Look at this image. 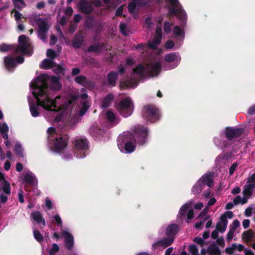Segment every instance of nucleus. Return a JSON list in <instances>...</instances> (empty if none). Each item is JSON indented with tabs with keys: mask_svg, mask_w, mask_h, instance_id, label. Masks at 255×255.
Here are the masks:
<instances>
[{
	"mask_svg": "<svg viewBox=\"0 0 255 255\" xmlns=\"http://www.w3.org/2000/svg\"><path fill=\"white\" fill-rule=\"evenodd\" d=\"M50 84L49 87L51 89L58 91L62 87L58 77L53 76L51 78L46 74H43L38 76L33 82L30 84V87L34 91L32 94L37 99V103L38 106L46 110L57 112L59 109H57L56 99H59L57 96L55 99L50 98L46 94V90L49 87L48 82Z\"/></svg>",
	"mask_w": 255,
	"mask_h": 255,
	"instance_id": "nucleus-1",
	"label": "nucleus"
},
{
	"mask_svg": "<svg viewBox=\"0 0 255 255\" xmlns=\"http://www.w3.org/2000/svg\"><path fill=\"white\" fill-rule=\"evenodd\" d=\"M148 129L143 126L138 125L134 127L133 134L130 132L119 136L117 141L118 146L121 152L130 153L136 147V142L143 145L147 141Z\"/></svg>",
	"mask_w": 255,
	"mask_h": 255,
	"instance_id": "nucleus-2",
	"label": "nucleus"
},
{
	"mask_svg": "<svg viewBox=\"0 0 255 255\" xmlns=\"http://www.w3.org/2000/svg\"><path fill=\"white\" fill-rule=\"evenodd\" d=\"M133 68L129 77L120 82L122 90L135 87L141 80L144 78L156 76L160 72L161 65H137Z\"/></svg>",
	"mask_w": 255,
	"mask_h": 255,
	"instance_id": "nucleus-3",
	"label": "nucleus"
},
{
	"mask_svg": "<svg viewBox=\"0 0 255 255\" xmlns=\"http://www.w3.org/2000/svg\"><path fill=\"white\" fill-rule=\"evenodd\" d=\"M19 44L15 49V52L20 53L16 57L7 56L4 58V64H21L24 61L23 55L30 56L33 54V50L29 48V38L25 35L18 37Z\"/></svg>",
	"mask_w": 255,
	"mask_h": 255,
	"instance_id": "nucleus-4",
	"label": "nucleus"
},
{
	"mask_svg": "<svg viewBox=\"0 0 255 255\" xmlns=\"http://www.w3.org/2000/svg\"><path fill=\"white\" fill-rule=\"evenodd\" d=\"M141 116L146 121L154 123L158 121L161 117L158 108L154 104H147L142 109Z\"/></svg>",
	"mask_w": 255,
	"mask_h": 255,
	"instance_id": "nucleus-5",
	"label": "nucleus"
},
{
	"mask_svg": "<svg viewBox=\"0 0 255 255\" xmlns=\"http://www.w3.org/2000/svg\"><path fill=\"white\" fill-rule=\"evenodd\" d=\"M172 6H169V11L172 16H176L181 20V24L184 25L186 23L187 14L178 0H168Z\"/></svg>",
	"mask_w": 255,
	"mask_h": 255,
	"instance_id": "nucleus-6",
	"label": "nucleus"
},
{
	"mask_svg": "<svg viewBox=\"0 0 255 255\" xmlns=\"http://www.w3.org/2000/svg\"><path fill=\"white\" fill-rule=\"evenodd\" d=\"M74 151L78 157L84 158L86 157V152L89 149V142L84 137H76L73 142Z\"/></svg>",
	"mask_w": 255,
	"mask_h": 255,
	"instance_id": "nucleus-7",
	"label": "nucleus"
},
{
	"mask_svg": "<svg viewBox=\"0 0 255 255\" xmlns=\"http://www.w3.org/2000/svg\"><path fill=\"white\" fill-rule=\"evenodd\" d=\"M50 142H53L51 149L55 152H60L67 147L69 137L67 135H56L48 137Z\"/></svg>",
	"mask_w": 255,
	"mask_h": 255,
	"instance_id": "nucleus-8",
	"label": "nucleus"
},
{
	"mask_svg": "<svg viewBox=\"0 0 255 255\" xmlns=\"http://www.w3.org/2000/svg\"><path fill=\"white\" fill-rule=\"evenodd\" d=\"M116 108L122 116L127 118L133 111V103L129 98H127L117 105Z\"/></svg>",
	"mask_w": 255,
	"mask_h": 255,
	"instance_id": "nucleus-9",
	"label": "nucleus"
},
{
	"mask_svg": "<svg viewBox=\"0 0 255 255\" xmlns=\"http://www.w3.org/2000/svg\"><path fill=\"white\" fill-rule=\"evenodd\" d=\"M244 130L242 128L227 127L224 131V134L228 140H232L242 135Z\"/></svg>",
	"mask_w": 255,
	"mask_h": 255,
	"instance_id": "nucleus-10",
	"label": "nucleus"
},
{
	"mask_svg": "<svg viewBox=\"0 0 255 255\" xmlns=\"http://www.w3.org/2000/svg\"><path fill=\"white\" fill-rule=\"evenodd\" d=\"M125 68L123 67H118L115 71H111L108 75V85L112 87L116 86V81L119 75H124L125 74Z\"/></svg>",
	"mask_w": 255,
	"mask_h": 255,
	"instance_id": "nucleus-11",
	"label": "nucleus"
},
{
	"mask_svg": "<svg viewBox=\"0 0 255 255\" xmlns=\"http://www.w3.org/2000/svg\"><path fill=\"white\" fill-rule=\"evenodd\" d=\"M77 7L79 11L85 14H90L94 11L92 2L87 0H79Z\"/></svg>",
	"mask_w": 255,
	"mask_h": 255,
	"instance_id": "nucleus-12",
	"label": "nucleus"
},
{
	"mask_svg": "<svg viewBox=\"0 0 255 255\" xmlns=\"http://www.w3.org/2000/svg\"><path fill=\"white\" fill-rule=\"evenodd\" d=\"M174 239H173V237L167 236V238H164L161 239L160 240L157 241L155 243H154L152 245V247L154 249L158 247L166 248L170 246L174 242Z\"/></svg>",
	"mask_w": 255,
	"mask_h": 255,
	"instance_id": "nucleus-13",
	"label": "nucleus"
},
{
	"mask_svg": "<svg viewBox=\"0 0 255 255\" xmlns=\"http://www.w3.org/2000/svg\"><path fill=\"white\" fill-rule=\"evenodd\" d=\"M179 230V226L176 224H171L168 226L165 234L168 237H173L175 239V236Z\"/></svg>",
	"mask_w": 255,
	"mask_h": 255,
	"instance_id": "nucleus-14",
	"label": "nucleus"
},
{
	"mask_svg": "<svg viewBox=\"0 0 255 255\" xmlns=\"http://www.w3.org/2000/svg\"><path fill=\"white\" fill-rule=\"evenodd\" d=\"M65 237V245L68 250H71L74 245V238L72 234L68 232L63 233Z\"/></svg>",
	"mask_w": 255,
	"mask_h": 255,
	"instance_id": "nucleus-15",
	"label": "nucleus"
},
{
	"mask_svg": "<svg viewBox=\"0 0 255 255\" xmlns=\"http://www.w3.org/2000/svg\"><path fill=\"white\" fill-rule=\"evenodd\" d=\"M200 183L204 185L206 184L208 186L211 187L213 185L214 181L213 180L212 173L204 174L199 180Z\"/></svg>",
	"mask_w": 255,
	"mask_h": 255,
	"instance_id": "nucleus-16",
	"label": "nucleus"
},
{
	"mask_svg": "<svg viewBox=\"0 0 255 255\" xmlns=\"http://www.w3.org/2000/svg\"><path fill=\"white\" fill-rule=\"evenodd\" d=\"M23 180L25 183L31 186L37 185L38 183L35 176L31 172L25 174L24 176Z\"/></svg>",
	"mask_w": 255,
	"mask_h": 255,
	"instance_id": "nucleus-17",
	"label": "nucleus"
},
{
	"mask_svg": "<svg viewBox=\"0 0 255 255\" xmlns=\"http://www.w3.org/2000/svg\"><path fill=\"white\" fill-rule=\"evenodd\" d=\"M84 41V37L81 33L76 34L72 40V45L76 48H79Z\"/></svg>",
	"mask_w": 255,
	"mask_h": 255,
	"instance_id": "nucleus-18",
	"label": "nucleus"
},
{
	"mask_svg": "<svg viewBox=\"0 0 255 255\" xmlns=\"http://www.w3.org/2000/svg\"><path fill=\"white\" fill-rule=\"evenodd\" d=\"M90 133L94 137L100 138L105 134V130L98 127L94 126L90 128Z\"/></svg>",
	"mask_w": 255,
	"mask_h": 255,
	"instance_id": "nucleus-19",
	"label": "nucleus"
},
{
	"mask_svg": "<svg viewBox=\"0 0 255 255\" xmlns=\"http://www.w3.org/2000/svg\"><path fill=\"white\" fill-rule=\"evenodd\" d=\"M35 22L38 25V31L47 33L49 27L46 21L42 18L39 17L36 19Z\"/></svg>",
	"mask_w": 255,
	"mask_h": 255,
	"instance_id": "nucleus-20",
	"label": "nucleus"
},
{
	"mask_svg": "<svg viewBox=\"0 0 255 255\" xmlns=\"http://www.w3.org/2000/svg\"><path fill=\"white\" fill-rule=\"evenodd\" d=\"M255 188V185L252 183H248L244 186L243 193L244 195L248 198H250L253 194V190Z\"/></svg>",
	"mask_w": 255,
	"mask_h": 255,
	"instance_id": "nucleus-21",
	"label": "nucleus"
},
{
	"mask_svg": "<svg viewBox=\"0 0 255 255\" xmlns=\"http://www.w3.org/2000/svg\"><path fill=\"white\" fill-rule=\"evenodd\" d=\"M31 217L38 224H42L45 226L46 225L45 219L39 211H35L31 213Z\"/></svg>",
	"mask_w": 255,
	"mask_h": 255,
	"instance_id": "nucleus-22",
	"label": "nucleus"
},
{
	"mask_svg": "<svg viewBox=\"0 0 255 255\" xmlns=\"http://www.w3.org/2000/svg\"><path fill=\"white\" fill-rule=\"evenodd\" d=\"M104 48L105 44L104 43H98L89 46L87 48V51L89 52L99 53Z\"/></svg>",
	"mask_w": 255,
	"mask_h": 255,
	"instance_id": "nucleus-23",
	"label": "nucleus"
},
{
	"mask_svg": "<svg viewBox=\"0 0 255 255\" xmlns=\"http://www.w3.org/2000/svg\"><path fill=\"white\" fill-rule=\"evenodd\" d=\"M114 96L112 94H108L103 99L101 106L103 109L109 108L113 101Z\"/></svg>",
	"mask_w": 255,
	"mask_h": 255,
	"instance_id": "nucleus-24",
	"label": "nucleus"
},
{
	"mask_svg": "<svg viewBox=\"0 0 255 255\" xmlns=\"http://www.w3.org/2000/svg\"><path fill=\"white\" fill-rule=\"evenodd\" d=\"M74 80L77 83H78L84 87L91 85V82L88 81L87 80V78L85 76H83V75H80V76L76 77L75 78Z\"/></svg>",
	"mask_w": 255,
	"mask_h": 255,
	"instance_id": "nucleus-25",
	"label": "nucleus"
},
{
	"mask_svg": "<svg viewBox=\"0 0 255 255\" xmlns=\"http://www.w3.org/2000/svg\"><path fill=\"white\" fill-rule=\"evenodd\" d=\"M141 0H132L128 4V10L130 13H133L136 8V5H141Z\"/></svg>",
	"mask_w": 255,
	"mask_h": 255,
	"instance_id": "nucleus-26",
	"label": "nucleus"
},
{
	"mask_svg": "<svg viewBox=\"0 0 255 255\" xmlns=\"http://www.w3.org/2000/svg\"><path fill=\"white\" fill-rule=\"evenodd\" d=\"M208 252L209 255H221V251L219 247L214 244L209 246Z\"/></svg>",
	"mask_w": 255,
	"mask_h": 255,
	"instance_id": "nucleus-27",
	"label": "nucleus"
},
{
	"mask_svg": "<svg viewBox=\"0 0 255 255\" xmlns=\"http://www.w3.org/2000/svg\"><path fill=\"white\" fill-rule=\"evenodd\" d=\"M36 104H37V103ZM37 106H39L38 105H36L34 103H29L30 111L31 112L32 116H33V117H37L39 115V113L38 111ZM40 106L42 107L41 106Z\"/></svg>",
	"mask_w": 255,
	"mask_h": 255,
	"instance_id": "nucleus-28",
	"label": "nucleus"
},
{
	"mask_svg": "<svg viewBox=\"0 0 255 255\" xmlns=\"http://www.w3.org/2000/svg\"><path fill=\"white\" fill-rule=\"evenodd\" d=\"M192 202H188L185 204H184L180 209L179 214L180 215L181 217H185V215L189 208V207L191 206Z\"/></svg>",
	"mask_w": 255,
	"mask_h": 255,
	"instance_id": "nucleus-29",
	"label": "nucleus"
},
{
	"mask_svg": "<svg viewBox=\"0 0 255 255\" xmlns=\"http://www.w3.org/2000/svg\"><path fill=\"white\" fill-rule=\"evenodd\" d=\"M40 68L42 69H49L53 68L54 66H57L56 70L57 71L56 73H61L63 71V68L61 67V65H39Z\"/></svg>",
	"mask_w": 255,
	"mask_h": 255,
	"instance_id": "nucleus-30",
	"label": "nucleus"
},
{
	"mask_svg": "<svg viewBox=\"0 0 255 255\" xmlns=\"http://www.w3.org/2000/svg\"><path fill=\"white\" fill-rule=\"evenodd\" d=\"M177 58L178 56L174 53L166 54L165 57V61L168 62H173L175 61L178 62ZM179 62H180V61H179Z\"/></svg>",
	"mask_w": 255,
	"mask_h": 255,
	"instance_id": "nucleus-31",
	"label": "nucleus"
},
{
	"mask_svg": "<svg viewBox=\"0 0 255 255\" xmlns=\"http://www.w3.org/2000/svg\"><path fill=\"white\" fill-rule=\"evenodd\" d=\"M254 235L253 230H249L245 231L242 234V238L246 241H250Z\"/></svg>",
	"mask_w": 255,
	"mask_h": 255,
	"instance_id": "nucleus-32",
	"label": "nucleus"
},
{
	"mask_svg": "<svg viewBox=\"0 0 255 255\" xmlns=\"http://www.w3.org/2000/svg\"><path fill=\"white\" fill-rule=\"evenodd\" d=\"M78 95L76 94H70L67 99V105H70L74 103L79 98Z\"/></svg>",
	"mask_w": 255,
	"mask_h": 255,
	"instance_id": "nucleus-33",
	"label": "nucleus"
},
{
	"mask_svg": "<svg viewBox=\"0 0 255 255\" xmlns=\"http://www.w3.org/2000/svg\"><path fill=\"white\" fill-rule=\"evenodd\" d=\"M2 190L5 194L9 195L11 192L10 183L6 180H4L2 186Z\"/></svg>",
	"mask_w": 255,
	"mask_h": 255,
	"instance_id": "nucleus-34",
	"label": "nucleus"
},
{
	"mask_svg": "<svg viewBox=\"0 0 255 255\" xmlns=\"http://www.w3.org/2000/svg\"><path fill=\"white\" fill-rule=\"evenodd\" d=\"M14 151L18 156H23V149L22 148L21 145L20 143H16L15 144Z\"/></svg>",
	"mask_w": 255,
	"mask_h": 255,
	"instance_id": "nucleus-35",
	"label": "nucleus"
},
{
	"mask_svg": "<svg viewBox=\"0 0 255 255\" xmlns=\"http://www.w3.org/2000/svg\"><path fill=\"white\" fill-rule=\"evenodd\" d=\"M202 186L201 184V183L198 181L197 184H196L195 185H194L192 188V192L195 194V195H198L199 194L202 190Z\"/></svg>",
	"mask_w": 255,
	"mask_h": 255,
	"instance_id": "nucleus-36",
	"label": "nucleus"
},
{
	"mask_svg": "<svg viewBox=\"0 0 255 255\" xmlns=\"http://www.w3.org/2000/svg\"><path fill=\"white\" fill-rule=\"evenodd\" d=\"M33 233L35 239L37 242L41 243L43 241V237L38 230H34Z\"/></svg>",
	"mask_w": 255,
	"mask_h": 255,
	"instance_id": "nucleus-37",
	"label": "nucleus"
},
{
	"mask_svg": "<svg viewBox=\"0 0 255 255\" xmlns=\"http://www.w3.org/2000/svg\"><path fill=\"white\" fill-rule=\"evenodd\" d=\"M89 107L88 104L87 102H83L82 106L79 111V115L80 116H83L85 113L87 111Z\"/></svg>",
	"mask_w": 255,
	"mask_h": 255,
	"instance_id": "nucleus-38",
	"label": "nucleus"
},
{
	"mask_svg": "<svg viewBox=\"0 0 255 255\" xmlns=\"http://www.w3.org/2000/svg\"><path fill=\"white\" fill-rule=\"evenodd\" d=\"M173 23L169 21H165L164 23V30L166 33H169L171 31Z\"/></svg>",
	"mask_w": 255,
	"mask_h": 255,
	"instance_id": "nucleus-39",
	"label": "nucleus"
},
{
	"mask_svg": "<svg viewBox=\"0 0 255 255\" xmlns=\"http://www.w3.org/2000/svg\"><path fill=\"white\" fill-rule=\"evenodd\" d=\"M173 33L174 34L181 36H184V32L179 26H175L173 28Z\"/></svg>",
	"mask_w": 255,
	"mask_h": 255,
	"instance_id": "nucleus-40",
	"label": "nucleus"
},
{
	"mask_svg": "<svg viewBox=\"0 0 255 255\" xmlns=\"http://www.w3.org/2000/svg\"><path fill=\"white\" fill-rule=\"evenodd\" d=\"M59 251V247L57 244L53 243L52 245V247L50 249L49 254V255H54V253H57Z\"/></svg>",
	"mask_w": 255,
	"mask_h": 255,
	"instance_id": "nucleus-41",
	"label": "nucleus"
},
{
	"mask_svg": "<svg viewBox=\"0 0 255 255\" xmlns=\"http://www.w3.org/2000/svg\"><path fill=\"white\" fill-rule=\"evenodd\" d=\"M106 116L107 117V119L110 122H113L115 121L116 119V116L115 114L110 110H109L106 113Z\"/></svg>",
	"mask_w": 255,
	"mask_h": 255,
	"instance_id": "nucleus-42",
	"label": "nucleus"
},
{
	"mask_svg": "<svg viewBox=\"0 0 255 255\" xmlns=\"http://www.w3.org/2000/svg\"><path fill=\"white\" fill-rule=\"evenodd\" d=\"M220 223L221 224L223 225V230H226L228 224V220L225 215H222L220 217Z\"/></svg>",
	"mask_w": 255,
	"mask_h": 255,
	"instance_id": "nucleus-43",
	"label": "nucleus"
},
{
	"mask_svg": "<svg viewBox=\"0 0 255 255\" xmlns=\"http://www.w3.org/2000/svg\"><path fill=\"white\" fill-rule=\"evenodd\" d=\"M120 32L125 36L128 35V32L127 31V25L125 23H122L120 24Z\"/></svg>",
	"mask_w": 255,
	"mask_h": 255,
	"instance_id": "nucleus-44",
	"label": "nucleus"
},
{
	"mask_svg": "<svg viewBox=\"0 0 255 255\" xmlns=\"http://www.w3.org/2000/svg\"><path fill=\"white\" fill-rule=\"evenodd\" d=\"M189 252L192 255H199L198 250L195 244H192L189 246Z\"/></svg>",
	"mask_w": 255,
	"mask_h": 255,
	"instance_id": "nucleus-45",
	"label": "nucleus"
},
{
	"mask_svg": "<svg viewBox=\"0 0 255 255\" xmlns=\"http://www.w3.org/2000/svg\"><path fill=\"white\" fill-rule=\"evenodd\" d=\"M240 225V222L238 220L234 221L233 223L230 226V229L235 231L238 227Z\"/></svg>",
	"mask_w": 255,
	"mask_h": 255,
	"instance_id": "nucleus-46",
	"label": "nucleus"
},
{
	"mask_svg": "<svg viewBox=\"0 0 255 255\" xmlns=\"http://www.w3.org/2000/svg\"><path fill=\"white\" fill-rule=\"evenodd\" d=\"M237 249V244H233L232 245L231 247L227 248L225 249V252L226 253H228L230 255H232L233 254V251Z\"/></svg>",
	"mask_w": 255,
	"mask_h": 255,
	"instance_id": "nucleus-47",
	"label": "nucleus"
},
{
	"mask_svg": "<svg viewBox=\"0 0 255 255\" xmlns=\"http://www.w3.org/2000/svg\"><path fill=\"white\" fill-rule=\"evenodd\" d=\"M13 3L16 7L18 9H20L21 7L19 5V4H21L22 6H24L25 5V2L23 0H12Z\"/></svg>",
	"mask_w": 255,
	"mask_h": 255,
	"instance_id": "nucleus-48",
	"label": "nucleus"
},
{
	"mask_svg": "<svg viewBox=\"0 0 255 255\" xmlns=\"http://www.w3.org/2000/svg\"><path fill=\"white\" fill-rule=\"evenodd\" d=\"M8 131V127L5 123H2L0 126V132L3 133L4 132H7Z\"/></svg>",
	"mask_w": 255,
	"mask_h": 255,
	"instance_id": "nucleus-49",
	"label": "nucleus"
},
{
	"mask_svg": "<svg viewBox=\"0 0 255 255\" xmlns=\"http://www.w3.org/2000/svg\"><path fill=\"white\" fill-rule=\"evenodd\" d=\"M10 48V46L6 44H2L0 45V51L5 52L8 51Z\"/></svg>",
	"mask_w": 255,
	"mask_h": 255,
	"instance_id": "nucleus-50",
	"label": "nucleus"
},
{
	"mask_svg": "<svg viewBox=\"0 0 255 255\" xmlns=\"http://www.w3.org/2000/svg\"><path fill=\"white\" fill-rule=\"evenodd\" d=\"M174 45V42L172 40H168L166 42L164 46L166 49H171Z\"/></svg>",
	"mask_w": 255,
	"mask_h": 255,
	"instance_id": "nucleus-51",
	"label": "nucleus"
},
{
	"mask_svg": "<svg viewBox=\"0 0 255 255\" xmlns=\"http://www.w3.org/2000/svg\"><path fill=\"white\" fill-rule=\"evenodd\" d=\"M46 55L48 57L53 59L55 56V52L52 49H48L47 50Z\"/></svg>",
	"mask_w": 255,
	"mask_h": 255,
	"instance_id": "nucleus-52",
	"label": "nucleus"
},
{
	"mask_svg": "<svg viewBox=\"0 0 255 255\" xmlns=\"http://www.w3.org/2000/svg\"><path fill=\"white\" fill-rule=\"evenodd\" d=\"M37 34L38 37L42 41H45L46 39V34L47 32L37 31Z\"/></svg>",
	"mask_w": 255,
	"mask_h": 255,
	"instance_id": "nucleus-53",
	"label": "nucleus"
},
{
	"mask_svg": "<svg viewBox=\"0 0 255 255\" xmlns=\"http://www.w3.org/2000/svg\"><path fill=\"white\" fill-rule=\"evenodd\" d=\"M193 241L197 244L200 245L202 247L204 246V241L201 237H196L194 239Z\"/></svg>",
	"mask_w": 255,
	"mask_h": 255,
	"instance_id": "nucleus-54",
	"label": "nucleus"
},
{
	"mask_svg": "<svg viewBox=\"0 0 255 255\" xmlns=\"http://www.w3.org/2000/svg\"><path fill=\"white\" fill-rule=\"evenodd\" d=\"M159 45V44H157L153 39L152 41L148 42V46L152 49H155Z\"/></svg>",
	"mask_w": 255,
	"mask_h": 255,
	"instance_id": "nucleus-55",
	"label": "nucleus"
},
{
	"mask_svg": "<svg viewBox=\"0 0 255 255\" xmlns=\"http://www.w3.org/2000/svg\"><path fill=\"white\" fill-rule=\"evenodd\" d=\"M124 9V5H121L116 11V15L117 16H122Z\"/></svg>",
	"mask_w": 255,
	"mask_h": 255,
	"instance_id": "nucleus-56",
	"label": "nucleus"
},
{
	"mask_svg": "<svg viewBox=\"0 0 255 255\" xmlns=\"http://www.w3.org/2000/svg\"><path fill=\"white\" fill-rule=\"evenodd\" d=\"M238 166V163L237 162L234 163L229 169V174L230 175H232L235 172L236 168Z\"/></svg>",
	"mask_w": 255,
	"mask_h": 255,
	"instance_id": "nucleus-57",
	"label": "nucleus"
},
{
	"mask_svg": "<svg viewBox=\"0 0 255 255\" xmlns=\"http://www.w3.org/2000/svg\"><path fill=\"white\" fill-rule=\"evenodd\" d=\"M155 36H158L159 37H162V28H161V26H158L156 27V30H155Z\"/></svg>",
	"mask_w": 255,
	"mask_h": 255,
	"instance_id": "nucleus-58",
	"label": "nucleus"
},
{
	"mask_svg": "<svg viewBox=\"0 0 255 255\" xmlns=\"http://www.w3.org/2000/svg\"><path fill=\"white\" fill-rule=\"evenodd\" d=\"M54 219L55 222L57 224V225H58V226L62 225V220H61L60 217L59 216V215H55L54 216Z\"/></svg>",
	"mask_w": 255,
	"mask_h": 255,
	"instance_id": "nucleus-59",
	"label": "nucleus"
},
{
	"mask_svg": "<svg viewBox=\"0 0 255 255\" xmlns=\"http://www.w3.org/2000/svg\"><path fill=\"white\" fill-rule=\"evenodd\" d=\"M187 219L189 220H191L194 218V211L193 209H190L188 211V212L187 213Z\"/></svg>",
	"mask_w": 255,
	"mask_h": 255,
	"instance_id": "nucleus-60",
	"label": "nucleus"
},
{
	"mask_svg": "<svg viewBox=\"0 0 255 255\" xmlns=\"http://www.w3.org/2000/svg\"><path fill=\"white\" fill-rule=\"evenodd\" d=\"M17 65H4V68L7 71H12Z\"/></svg>",
	"mask_w": 255,
	"mask_h": 255,
	"instance_id": "nucleus-61",
	"label": "nucleus"
},
{
	"mask_svg": "<svg viewBox=\"0 0 255 255\" xmlns=\"http://www.w3.org/2000/svg\"><path fill=\"white\" fill-rule=\"evenodd\" d=\"M64 12L66 15L71 16L73 12V8L70 6H68L66 8Z\"/></svg>",
	"mask_w": 255,
	"mask_h": 255,
	"instance_id": "nucleus-62",
	"label": "nucleus"
},
{
	"mask_svg": "<svg viewBox=\"0 0 255 255\" xmlns=\"http://www.w3.org/2000/svg\"><path fill=\"white\" fill-rule=\"evenodd\" d=\"M57 41V38L56 36L54 35H52L50 36V44L52 45H54L56 44Z\"/></svg>",
	"mask_w": 255,
	"mask_h": 255,
	"instance_id": "nucleus-63",
	"label": "nucleus"
},
{
	"mask_svg": "<svg viewBox=\"0 0 255 255\" xmlns=\"http://www.w3.org/2000/svg\"><path fill=\"white\" fill-rule=\"evenodd\" d=\"M252 209L251 207H248L245 211V215L247 217H250L252 215Z\"/></svg>",
	"mask_w": 255,
	"mask_h": 255,
	"instance_id": "nucleus-64",
	"label": "nucleus"
}]
</instances>
